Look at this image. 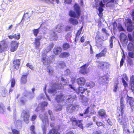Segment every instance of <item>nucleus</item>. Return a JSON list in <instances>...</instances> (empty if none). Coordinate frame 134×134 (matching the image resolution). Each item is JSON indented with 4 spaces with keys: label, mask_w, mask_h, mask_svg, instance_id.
Segmentation results:
<instances>
[{
    "label": "nucleus",
    "mask_w": 134,
    "mask_h": 134,
    "mask_svg": "<svg viewBox=\"0 0 134 134\" xmlns=\"http://www.w3.org/2000/svg\"><path fill=\"white\" fill-rule=\"evenodd\" d=\"M21 60L16 59L14 60L13 62V67L14 70H16L19 68L20 65Z\"/></svg>",
    "instance_id": "nucleus-13"
},
{
    "label": "nucleus",
    "mask_w": 134,
    "mask_h": 134,
    "mask_svg": "<svg viewBox=\"0 0 134 134\" xmlns=\"http://www.w3.org/2000/svg\"><path fill=\"white\" fill-rule=\"evenodd\" d=\"M125 101L124 97H122L120 99V111L121 113L124 114V109L125 107Z\"/></svg>",
    "instance_id": "nucleus-17"
},
{
    "label": "nucleus",
    "mask_w": 134,
    "mask_h": 134,
    "mask_svg": "<svg viewBox=\"0 0 134 134\" xmlns=\"http://www.w3.org/2000/svg\"><path fill=\"white\" fill-rule=\"evenodd\" d=\"M124 62V59H123V58H122L120 62V67H121L123 65Z\"/></svg>",
    "instance_id": "nucleus-64"
},
{
    "label": "nucleus",
    "mask_w": 134,
    "mask_h": 134,
    "mask_svg": "<svg viewBox=\"0 0 134 134\" xmlns=\"http://www.w3.org/2000/svg\"><path fill=\"white\" fill-rule=\"evenodd\" d=\"M86 80L84 77H81L78 78L76 80L77 84L79 86H84L86 83Z\"/></svg>",
    "instance_id": "nucleus-14"
},
{
    "label": "nucleus",
    "mask_w": 134,
    "mask_h": 134,
    "mask_svg": "<svg viewBox=\"0 0 134 134\" xmlns=\"http://www.w3.org/2000/svg\"><path fill=\"white\" fill-rule=\"evenodd\" d=\"M118 83H117L114 86V88L113 90L114 92H117V90L118 89Z\"/></svg>",
    "instance_id": "nucleus-55"
},
{
    "label": "nucleus",
    "mask_w": 134,
    "mask_h": 134,
    "mask_svg": "<svg viewBox=\"0 0 134 134\" xmlns=\"http://www.w3.org/2000/svg\"><path fill=\"white\" fill-rule=\"evenodd\" d=\"M48 104L47 102L44 101L41 102V106L43 107H44L47 106Z\"/></svg>",
    "instance_id": "nucleus-52"
},
{
    "label": "nucleus",
    "mask_w": 134,
    "mask_h": 134,
    "mask_svg": "<svg viewBox=\"0 0 134 134\" xmlns=\"http://www.w3.org/2000/svg\"><path fill=\"white\" fill-rule=\"evenodd\" d=\"M42 37L40 36L35 39L34 44L36 49H38L40 45V41L42 39Z\"/></svg>",
    "instance_id": "nucleus-11"
},
{
    "label": "nucleus",
    "mask_w": 134,
    "mask_h": 134,
    "mask_svg": "<svg viewBox=\"0 0 134 134\" xmlns=\"http://www.w3.org/2000/svg\"><path fill=\"white\" fill-rule=\"evenodd\" d=\"M70 47L69 44L67 43H64L62 46V47L64 50H66L68 49Z\"/></svg>",
    "instance_id": "nucleus-34"
},
{
    "label": "nucleus",
    "mask_w": 134,
    "mask_h": 134,
    "mask_svg": "<svg viewBox=\"0 0 134 134\" xmlns=\"http://www.w3.org/2000/svg\"><path fill=\"white\" fill-rule=\"evenodd\" d=\"M118 31L119 32L124 31L125 30L123 27L122 25L120 24H119L117 27Z\"/></svg>",
    "instance_id": "nucleus-42"
},
{
    "label": "nucleus",
    "mask_w": 134,
    "mask_h": 134,
    "mask_svg": "<svg viewBox=\"0 0 134 134\" xmlns=\"http://www.w3.org/2000/svg\"><path fill=\"white\" fill-rule=\"evenodd\" d=\"M26 65V66H27L30 69H31V70L33 69V67L32 66V65H30V63H27Z\"/></svg>",
    "instance_id": "nucleus-63"
},
{
    "label": "nucleus",
    "mask_w": 134,
    "mask_h": 134,
    "mask_svg": "<svg viewBox=\"0 0 134 134\" xmlns=\"http://www.w3.org/2000/svg\"><path fill=\"white\" fill-rule=\"evenodd\" d=\"M98 114L99 116L102 119L107 117L105 111L103 109H101L99 110Z\"/></svg>",
    "instance_id": "nucleus-20"
},
{
    "label": "nucleus",
    "mask_w": 134,
    "mask_h": 134,
    "mask_svg": "<svg viewBox=\"0 0 134 134\" xmlns=\"http://www.w3.org/2000/svg\"><path fill=\"white\" fill-rule=\"evenodd\" d=\"M72 2V0H64V3L65 4H71Z\"/></svg>",
    "instance_id": "nucleus-57"
},
{
    "label": "nucleus",
    "mask_w": 134,
    "mask_h": 134,
    "mask_svg": "<svg viewBox=\"0 0 134 134\" xmlns=\"http://www.w3.org/2000/svg\"><path fill=\"white\" fill-rule=\"evenodd\" d=\"M102 31L103 33H105L107 36H109V34L108 33L107 31L105 28H102Z\"/></svg>",
    "instance_id": "nucleus-51"
},
{
    "label": "nucleus",
    "mask_w": 134,
    "mask_h": 134,
    "mask_svg": "<svg viewBox=\"0 0 134 134\" xmlns=\"http://www.w3.org/2000/svg\"><path fill=\"white\" fill-rule=\"evenodd\" d=\"M98 10L99 11V13H98V15L100 18H102L103 16L102 12L103 11V9L100 8L99 9H98Z\"/></svg>",
    "instance_id": "nucleus-35"
},
{
    "label": "nucleus",
    "mask_w": 134,
    "mask_h": 134,
    "mask_svg": "<svg viewBox=\"0 0 134 134\" xmlns=\"http://www.w3.org/2000/svg\"><path fill=\"white\" fill-rule=\"evenodd\" d=\"M28 74L29 73H27L26 75H22L20 80V83L21 85H25L26 83L27 78Z\"/></svg>",
    "instance_id": "nucleus-16"
},
{
    "label": "nucleus",
    "mask_w": 134,
    "mask_h": 134,
    "mask_svg": "<svg viewBox=\"0 0 134 134\" xmlns=\"http://www.w3.org/2000/svg\"><path fill=\"white\" fill-rule=\"evenodd\" d=\"M70 120L72 122V124L74 125H77L78 123H80L83 121L82 120H77L75 118H71Z\"/></svg>",
    "instance_id": "nucleus-27"
},
{
    "label": "nucleus",
    "mask_w": 134,
    "mask_h": 134,
    "mask_svg": "<svg viewBox=\"0 0 134 134\" xmlns=\"http://www.w3.org/2000/svg\"><path fill=\"white\" fill-rule=\"evenodd\" d=\"M41 61L44 65H46L48 63L46 57H42Z\"/></svg>",
    "instance_id": "nucleus-38"
},
{
    "label": "nucleus",
    "mask_w": 134,
    "mask_h": 134,
    "mask_svg": "<svg viewBox=\"0 0 134 134\" xmlns=\"http://www.w3.org/2000/svg\"><path fill=\"white\" fill-rule=\"evenodd\" d=\"M86 89L82 87H79L76 90V92L77 94H83Z\"/></svg>",
    "instance_id": "nucleus-24"
},
{
    "label": "nucleus",
    "mask_w": 134,
    "mask_h": 134,
    "mask_svg": "<svg viewBox=\"0 0 134 134\" xmlns=\"http://www.w3.org/2000/svg\"><path fill=\"white\" fill-rule=\"evenodd\" d=\"M95 86L94 83L92 81L87 82L86 85V86L89 87L90 88H92Z\"/></svg>",
    "instance_id": "nucleus-29"
},
{
    "label": "nucleus",
    "mask_w": 134,
    "mask_h": 134,
    "mask_svg": "<svg viewBox=\"0 0 134 134\" xmlns=\"http://www.w3.org/2000/svg\"><path fill=\"white\" fill-rule=\"evenodd\" d=\"M113 28V31H114L116 30V28L117 27V23L115 21H114L112 23Z\"/></svg>",
    "instance_id": "nucleus-44"
},
{
    "label": "nucleus",
    "mask_w": 134,
    "mask_h": 134,
    "mask_svg": "<svg viewBox=\"0 0 134 134\" xmlns=\"http://www.w3.org/2000/svg\"><path fill=\"white\" fill-rule=\"evenodd\" d=\"M34 97V95H32L31 92H27L26 94L23 96L21 97L19 99V102L21 105H25L27 101L26 98H28L30 100L32 99Z\"/></svg>",
    "instance_id": "nucleus-3"
},
{
    "label": "nucleus",
    "mask_w": 134,
    "mask_h": 134,
    "mask_svg": "<svg viewBox=\"0 0 134 134\" xmlns=\"http://www.w3.org/2000/svg\"><path fill=\"white\" fill-rule=\"evenodd\" d=\"M83 27L82 26L81 27L80 29L78 30V31H77V32L76 33V34L75 36H76V38H77L78 36H79L81 34L82 31V30L83 28Z\"/></svg>",
    "instance_id": "nucleus-43"
},
{
    "label": "nucleus",
    "mask_w": 134,
    "mask_h": 134,
    "mask_svg": "<svg viewBox=\"0 0 134 134\" xmlns=\"http://www.w3.org/2000/svg\"><path fill=\"white\" fill-rule=\"evenodd\" d=\"M37 116L36 114H34L32 115L31 117L30 120H31L33 121L36 120L37 118Z\"/></svg>",
    "instance_id": "nucleus-48"
},
{
    "label": "nucleus",
    "mask_w": 134,
    "mask_h": 134,
    "mask_svg": "<svg viewBox=\"0 0 134 134\" xmlns=\"http://www.w3.org/2000/svg\"><path fill=\"white\" fill-rule=\"evenodd\" d=\"M123 85L125 88H126L128 86V84L125 80L122 81Z\"/></svg>",
    "instance_id": "nucleus-60"
},
{
    "label": "nucleus",
    "mask_w": 134,
    "mask_h": 134,
    "mask_svg": "<svg viewBox=\"0 0 134 134\" xmlns=\"http://www.w3.org/2000/svg\"><path fill=\"white\" fill-rule=\"evenodd\" d=\"M39 28H39L37 29H34L33 30V34L35 36H36L39 33Z\"/></svg>",
    "instance_id": "nucleus-39"
},
{
    "label": "nucleus",
    "mask_w": 134,
    "mask_h": 134,
    "mask_svg": "<svg viewBox=\"0 0 134 134\" xmlns=\"http://www.w3.org/2000/svg\"><path fill=\"white\" fill-rule=\"evenodd\" d=\"M97 66L101 70L107 69L111 66L110 64L108 62L99 61L97 62Z\"/></svg>",
    "instance_id": "nucleus-5"
},
{
    "label": "nucleus",
    "mask_w": 134,
    "mask_h": 134,
    "mask_svg": "<svg viewBox=\"0 0 134 134\" xmlns=\"http://www.w3.org/2000/svg\"><path fill=\"white\" fill-rule=\"evenodd\" d=\"M50 75H52L54 72V70L52 69H49L47 71Z\"/></svg>",
    "instance_id": "nucleus-62"
},
{
    "label": "nucleus",
    "mask_w": 134,
    "mask_h": 134,
    "mask_svg": "<svg viewBox=\"0 0 134 134\" xmlns=\"http://www.w3.org/2000/svg\"><path fill=\"white\" fill-rule=\"evenodd\" d=\"M128 36L129 40L134 43V39L133 38L131 35L130 34H128Z\"/></svg>",
    "instance_id": "nucleus-46"
},
{
    "label": "nucleus",
    "mask_w": 134,
    "mask_h": 134,
    "mask_svg": "<svg viewBox=\"0 0 134 134\" xmlns=\"http://www.w3.org/2000/svg\"><path fill=\"white\" fill-rule=\"evenodd\" d=\"M62 49L60 46L55 47L53 50V54L55 55H57L60 54L62 52Z\"/></svg>",
    "instance_id": "nucleus-18"
},
{
    "label": "nucleus",
    "mask_w": 134,
    "mask_h": 134,
    "mask_svg": "<svg viewBox=\"0 0 134 134\" xmlns=\"http://www.w3.org/2000/svg\"><path fill=\"white\" fill-rule=\"evenodd\" d=\"M11 81V87H14L15 84V80L14 78H13L10 80Z\"/></svg>",
    "instance_id": "nucleus-37"
},
{
    "label": "nucleus",
    "mask_w": 134,
    "mask_h": 134,
    "mask_svg": "<svg viewBox=\"0 0 134 134\" xmlns=\"http://www.w3.org/2000/svg\"><path fill=\"white\" fill-rule=\"evenodd\" d=\"M47 134H60V133L54 128L50 130Z\"/></svg>",
    "instance_id": "nucleus-30"
},
{
    "label": "nucleus",
    "mask_w": 134,
    "mask_h": 134,
    "mask_svg": "<svg viewBox=\"0 0 134 134\" xmlns=\"http://www.w3.org/2000/svg\"><path fill=\"white\" fill-rule=\"evenodd\" d=\"M75 98L72 97H70V98H68L66 100L67 102H72L74 100Z\"/></svg>",
    "instance_id": "nucleus-58"
},
{
    "label": "nucleus",
    "mask_w": 134,
    "mask_h": 134,
    "mask_svg": "<svg viewBox=\"0 0 134 134\" xmlns=\"http://www.w3.org/2000/svg\"><path fill=\"white\" fill-rule=\"evenodd\" d=\"M122 78H121L122 81L125 80L126 81H128L129 79L127 76V75L126 74H124L122 75Z\"/></svg>",
    "instance_id": "nucleus-40"
},
{
    "label": "nucleus",
    "mask_w": 134,
    "mask_h": 134,
    "mask_svg": "<svg viewBox=\"0 0 134 134\" xmlns=\"http://www.w3.org/2000/svg\"><path fill=\"white\" fill-rule=\"evenodd\" d=\"M99 7L98 9L100 8H102L104 7L105 4L103 3L102 1H101L99 3Z\"/></svg>",
    "instance_id": "nucleus-54"
},
{
    "label": "nucleus",
    "mask_w": 134,
    "mask_h": 134,
    "mask_svg": "<svg viewBox=\"0 0 134 134\" xmlns=\"http://www.w3.org/2000/svg\"><path fill=\"white\" fill-rule=\"evenodd\" d=\"M19 43L15 40H13L11 42L10 51L11 52L16 51L19 46Z\"/></svg>",
    "instance_id": "nucleus-10"
},
{
    "label": "nucleus",
    "mask_w": 134,
    "mask_h": 134,
    "mask_svg": "<svg viewBox=\"0 0 134 134\" xmlns=\"http://www.w3.org/2000/svg\"><path fill=\"white\" fill-rule=\"evenodd\" d=\"M13 134H20L19 132L15 129H12V130Z\"/></svg>",
    "instance_id": "nucleus-50"
},
{
    "label": "nucleus",
    "mask_w": 134,
    "mask_h": 134,
    "mask_svg": "<svg viewBox=\"0 0 134 134\" xmlns=\"http://www.w3.org/2000/svg\"><path fill=\"white\" fill-rule=\"evenodd\" d=\"M89 65L90 62H89L81 66L79 71V73L83 75L87 74L88 72V69L87 68Z\"/></svg>",
    "instance_id": "nucleus-6"
},
{
    "label": "nucleus",
    "mask_w": 134,
    "mask_h": 134,
    "mask_svg": "<svg viewBox=\"0 0 134 134\" xmlns=\"http://www.w3.org/2000/svg\"><path fill=\"white\" fill-rule=\"evenodd\" d=\"M73 7L74 11L70 10L69 12V15L71 17L69 18V21L71 24L75 26L79 23L78 19L80 18V21L82 22L84 20L85 16L84 15H81V10L80 6L77 3H75Z\"/></svg>",
    "instance_id": "nucleus-1"
},
{
    "label": "nucleus",
    "mask_w": 134,
    "mask_h": 134,
    "mask_svg": "<svg viewBox=\"0 0 134 134\" xmlns=\"http://www.w3.org/2000/svg\"><path fill=\"white\" fill-rule=\"evenodd\" d=\"M7 92V90L6 88H4V90H2V96L3 97H5L6 95V94Z\"/></svg>",
    "instance_id": "nucleus-45"
},
{
    "label": "nucleus",
    "mask_w": 134,
    "mask_h": 134,
    "mask_svg": "<svg viewBox=\"0 0 134 134\" xmlns=\"http://www.w3.org/2000/svg\"><path fill=\"white\" fill-rule=\"evenodd\" d=\"M40 119L41 120L43 123L46 125L49 123V120L47 114L44 113V116L40 117Z\"/></svg>",
    "instance_id": "nucleus-19"
},
{
    "label": "nucleus",
    "mask_w": 134,
    "mask_h": 134,
    "mask_svg": "<svg viewBox=\"0 0 134 134\" xmlns=\"http://www.w3.org/2000/svg\"><path fill=\"white\" fill-rule=\"evenodd\" d=\"M134 52H129L128 53L129 56L130 58H134Z\"/></svg>",
    "instance_id": "nucleus-56"
},
{
    "label": "nucleus",
    "mask_w": 134,
    "mask_h": 134,
    "mask_svg": "<svg viewBox=\"0 0 134 134\" xmlns=\"http://www.w3.org/2000/svg\"><path fill=\"white\" fill-rule=\"evenodd\" d=\"M30 129L31 131V134H37L35 130V127L34 125L30 126Z\"/></svg>",
    "instance_id": "nucleus-33"
},
{
    "label": "nucleus",
    "mask_w": 134,
    "mask_h": 134,
    "mask_svg": "<svg viewBox=\"0 0 134 134\" xmlns=\"http://www.w3.org/2000/svg\"><path fill=\"white\" fill-rule=\"evenodd\" d=\"M76 106L73 104H69L66 107L67 111L70 113H72L76 109Z\"/></svg>",
    "instance_id": "nucleus-15"
},
{
    "label": "nucleus",
    "mask_w": 134,
    "mask_h": 134,
    "mask_svg": "<svg viewBox=\"0 0 134 134\" xmlns=\"http://www.w3.org/2000/svg\"><path fill=\"white\" fill-rule=\"evenodd\" d=\"M107 52V49L106 48H105L100 53L98 54H97L96 55V56L97 57V58H99L102 57H105Z\"/></svg>",
    "instance_id": "nucleus-23"
},
{
    "label": "nucleus",
    "mask_w": 134,
    "mask_h": 134,
    "mask_svg": "<svg viewBox=\"0 0 134 134\" xmlns=\"http://www.w3.org/2000/svg\"><path fill=\"white\" fill-rule=\"evenodd\" d=\"M76 125L82 130L83 129L84 127H83V124L81 123V122L80 123H78L77 125Z\"/></svg>",
    "instance_id": "nucleus-53"
},
{
    "label": "nucleus",
    "mask_w": 134,
    "mask_h": 134,
    "mask_svg": "<svg viewBox=\"0 0 134 134\" xmlns=\"http://www.w3.org/2000/svg\"><path fill=\"white\" fill-rule=\"evenodd\" d=\"M95 39L96 43L97 45L99 46H101L100 44L99 45V43L101 41V37L99 35H97Z\"/></svg>",
    "instance_id": "nucleus-31"
},
{
    "label": "nucleus",
    "mask_w": 134,
    "mask_h": 134,
    "mask_svg": "<svg viewBox=\"0 0 134 134\" xmlns=\"http://www.w3.org/2000/svg\"><path fill=\"white\" fill-rule=\"evenodd\" d=\"M65 96L62 93L57 95L55 98L57 102L60 103L64 102L65 100Z\"/></svg>",
    "instance_id": "nucleus-12"
},
{
    "label": "nucleus",
    "mask_w": 134,
    "mask_h": 134,
    "mask_svg": "<svg viewBox=\"0 0 134 134\" xmlns=\"http://www.w3.org/2000/svg\"><path fill=\"white\" fill-rule=\"evenodd\" d=\"M58 66L61 68H63L66 66V64L64 61H61L58 64Z\"/></svg>",
    "instance_id": "nucleus-36"
},
{
    "label": "nucleus",
    "mask_w": 134,
    "mask_h": 134,
    "mask_svg": "<svg viewBox=\"0 0 134 134\" xmlns=\"http://www.w3.org/2000/svg\"><path fill=\"white\" fill-rule=\"evenodd\" d=\"M127 38L126 35L124 33H121L120 34V39L122 43H124Z\"/></svg>",
    "instance_id": "nucleus-21"
},
{
    "label": "nucleus",
    "mask_w": 134,
    "mask_h": 134,
    "mask_svg": "<svg viewBox=\"0 0 134 134\" xmlns=\"http://www.w3.org/2000/svg\"><path fill=\"white\" fill-rule=\"evenodd\" d=\"M70 55L69 53L64 52L61 53L59 55V57L61 58H65L69 57Z\"/></svg>",
    "instance_id": "nucleus-26"
},
{
    "label": "nucleus",
    "mask_w": 134,
    "mask_h": 134,
    "mask_svg": "<svg viewBox=\"0 0 134 134\" xmlns=\"http://www.w3.org/2000/svg\"><path fill=\"white\" fill-rule=\"evenodd\" d=\"M124 23L125 25L127 26V31L129 32L132 31L133 29V26L131 20L129 18L126 19Z\"/></svg>",
    "instance_id": "nucleus-8"
},
{
    "label": "nucleus",
    "mask_w": 134,
    "mask_h": 134,
    "mask_svg": "<svg viewBox=\"0 0 134 134\" xmlns=\"http://www.w3.org/2000/svg\"><path fill=\"white\" fill-rule=\"evenodd\" d=\"M8 45L6 41L3 40L0 42V52H3L7 50Z\"/></svg>",
    "instance_id": "nucleus-9"
},
{
    "label": "nucleus",
    "mask_w": 134,
    "mask_h": 134,
    "mask_svg": "<svg viewBox=\"0 0 134 134\" xmlns=\"http://www.w3.org/2000/svg\"><path fill=\"white\" fill-rule=\"evenodd\" d=\"M127 64L130 66L133 65V63L132 60L130 58H128L127 61Z\"/></svg>",
    "instance_id": "nucleus-41"
},
{
    "label": "nucleus",
    "mask_w": 134,
    "mask_h": 134,
    "mask_svg": "<svg viewBox=\"0 0 134 134\" xmlns=\"http://www.w3.org/2000/svg\"><path fill=\"white\" fill-rule=\"evenodd\" d=\"M62 26L61 25H58L56 26V31L57 32L60 33L62 31Z\"/></svg>",
    "instance_id": "nucleus-32"
},
{
    "label": "nucleus",
    "mask_w": 134,
    "mask_h": 134,
    "mask_svg": "<svg viewBox=\"0 0 134 134\" xmlns=\"http://www.w3.org/2000/svg\"><path fill=\"white\" fill-rule=\"evenodd\" d=\"M123 114L122 113L119 114L118 120L119 122L122 126L123 130L126 131V128L128 122V119L127 117L125 115L124 116Z\"/></svg>",
    "instance_id": "nucleus-2"
},
{
    "label": "nucleus",
    "mask_w": 134,
    "mask_h": 134,
    "mask_svg": "<svg viewBox=\"0 0 134 134\" xmlns=\"http://www.w3.org/2000/svg\"><path fill=\"white\" fill-rule=\"evenodd\" d=\"M127 102H129L130 107L132 108L133 106V103L134 102L133 98L127 96Z\"/></svg>",
    "instance_id": "nucleus-28"
},
{
    "label": "nucleus",
    "mask_w": 134,
    "mask_h": 134,
    "mask_svg": "<svg viewBox=\"0 0 134 134\" xmlns=\"http://www.w3.org/2000/svg\"><path fill=\"white\" fill-rule=\"evenodd\" d=\"M127 48L129 51L134 52V45L131 42H129L127 45Z\"/></svg>",
    "instance_id": "nucleus-25"
},
{
    "label": "nucleus",
    "mask_w": 134,
    "mask_h": 134,
    "mask_svg": "<svg viewBox=\"0 0 134 134\" xmlns=\"http://www.w3.org/2000/svg\"><path fill=\"white\" fill-rule=\"evenodd\" d=\"M43 134H46L47 129L45 125H43L41 127Z\"/></svg>",
    "instance_id": "nucleus-49"
},
{
    "label": "nucleus",
    "mask_w": 134,
    "mask_h": 134,
    "mask_svg": "<svg viewBox=\"0 0 134 134\" xmlns=\"http://www.w3.org/2000/svg\"><path fill=\"white\" fill-rule=\"evenodd\" d=\"M130 89L134 95V75H132L130 77Z\"/></svg>",
    "instance_id": "nucleus-22"
},
{
    "label": "nucleus",
    "mask_w": 134,
    "mask_h": 134,
    "mask_svg": "<svg viewBox=\"0 0 134 134\" xmlns=\"http://www.w3.org/2000/svg\"><path fill=\"white\" fill-rule=\"evenodd\" d=\"M14 38L15 39L19 40L20 37V33H18L17 35L16 34H15L13 35Z\"/></svg>",
    "instance_id": "nucleus-47"
},
{
    "label": "nucleus",
    "mask_w": 134,
    "mask_h": 134,
    "mask_svg": "<svg viewBox=\"0 0 134 134\" xmlns=\"http://www.w3.org/2000/svg\"><path fill=\"white\" fill-rule=\"evenodd\" d=\"M89 107H88L85 110L84 112H83L84 114H87L89 113Z\"/></svg>",
    "instance_id": "nucleus-61"
},
{
    "label": "nucleus",
    "mask_w": 134,
    "mask_h": 134,
    "mask_svg": "<svg viewBox=\"0 0 134 134\" xmlns=\"http://www.w3.org/2000/svg\"><path fill=\"white\" fill-rule=\"evenodd\" d=\"M62 86V84L55 83L53 85L51 89L49 90L48 92L50 93H54L57 90L61 89Z\"/></svg>",
    "instance_id": "nucleus-7"
},
{
    "label": "nucleus",
    "mask_w": 134,
    "mask_h": 134,
    "mask_svg": "<svg viewBox=\"0 0 134 134\" xmlns=\"http://www.w3.org/2000/svg\"><path fill=\"white\" fill-rule=\"evenodd\" d=\"M123 85L125 88H126L128 86V84L125 80L122 81Z\"/></svg>",
    "instance_id": "nucleus-59"
},
{
    "label": "nucleus",
    "mask_w": 134,
    "mask_h": 134,
    "mask_svg": "<svg viewBox=\"0 0 134 134\" xmlns=\"http://www.w3.org/2000/svg\"><path fill=\"white\" fill-rule=\"evenodd\" d=\"M21 117L23 120L26 124H28L29 122L30 114L29 111L23 110L21 113Z\"/></svg>",
    "instance_id": "nucleus-4"
}]
</instances>
